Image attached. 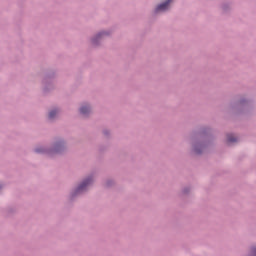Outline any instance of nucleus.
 <instances>
[{"label": "nucleus", "mask_w": 256, "mask_h": 256, "mask_svg": "<svg viewBox=\"0 0 256 256\" xmlns=\"http://www.w3.org/2000/svg\"><path fill=\"white\" fill-rule=\"evenodd\" d=\"M169 3H171V0H167L165 3L158 5L156 13H159V11H167L169 9Z\"/></svg>", "instance_id": "f257e3e1"}, {"label": "nucleus", "mask_w": 256, "mask_h": 256, "mask_svg": "<svg viewBox=\"0 0 256 256\" xmlns=\"http://www.w3.org/2000/svg\"><path fill=\"white\" fill-rule=\"evenodd\" d=\"M91 183V178L85 180L78 188H77V193L84 191L85 187Z\"/></svg>", "instance_id": "f03ea898"}, {"label": "nucleus", "mask_w": 256, "mask_h": 256, "mask_svg": "<svg viewBox=\"0 0 256 256\" xmlns=\"http://www.w3.org/2000/svg\"><path fill=\"white\" fill-rule=\"evenodd\" d=\"M89 111H91V108H89V106H82L80 108V113L82 115H87V113H89Z\"/></svg>", "instance_id": "7ed1b4c3"}, {"label": "nucleus", "mask_w": 256, "mask_h": 256, "mask_svg": "<svg viewBox=\"0 0 256 256\" xmlns=\"http://www.w3.org/2000/svg\"><path fill=\"white\" fill-rule=\"evenodd\" d=\"M227 141H228V143H235V141H237V138H235V136L229 134L227 136Z\"/></svg>", "instance_id": "20e7f679"}, {"label": "nucleus", "mask_w": 256, "mask_h": 256, "mask_svg": "<svg viewBox=\"0 0 256 256\" xmlns=\"http://www.w3.org/2000/svg\"><path fill=\"white\" fill-rule=\"evenodd\" d=\"M56 115H57V110H52L49 113V119H54Z\"/></svg>", "instance_id": "39448f33"}]
</instances>
